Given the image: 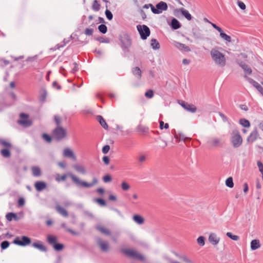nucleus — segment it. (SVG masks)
I'll list each match as a JSON object with an SVG mask.
<instances>
[{"instance_id": "41", "label": "nucleus", "mask_w": 263, "mask_h": 263, "mask_svg": "<svg viewBox=\"0 0 263 263\" xmlns=\"http://www.w3.org/2000/svg\"><path fill=\"white\" fill-rule=\"evenodd\" d=\"M181 258H182V261H184L185 263H195L193 260H192L191 259H190L189 258H188L187 257H186L185 256H182ZM171 263H180V262H177V261H173V262H171Z\"/></svg>"}, {"instance_id": "38", "label": "nucleus", "mask_w": 263, "mask_h": 263, "mask_svg": "<svg viewBox=\"0 0 263 263\" xmlns=\"http://www.w3.org/2000/svg\"><path fill=\"white\" fill-rule=\"evenodd\" d=\"M92 9L95 11H98L100 9V5L98 1L95 0L92 5Z\"/></svg>"}, {"instance_id": "14", "label": "nucleus", "mask_w": 263, "mask_h": 263, "mask_svg": "<svg viewBox=\"0 0 263 263\" xmlns=\"http://www.w3.org/2000/svg\"><path fill=\"white\" fill-rule=\"evenodd\" d=\"M258 132L256 129H255L250 133V135L247 139V141L249 143H253L256 141L258 138Z\"/></svg>"}, {"instance_id": "19", "label": "nucleus", "mask_w": 263, "mask_h": 263, "mask_svg": "<svg viewBox=\"0 0 263 263\" xmlns=\"http://www.w3.org/2000/svg\"><path fill=\"white\" fill-rule=\"evenodd\" d=\"M46 184L44 181H36L34 184V187L36 191H41L46 188Z\"/></svg>"}, {"instance_id": "1", "label": "nucleus", "mask_w": 263, "mask_h": 263, "mask_svg": "<svg viewBox=\"0 0 263 263\" xmlns=\"http://www.w3.org/2000/svg\"><path fill=\"white\" fill-rule=\"evenodd\" d=\"M67 176H69L71 178L72 181L76 185L81 187L90 188L93 186L98 183V180L97 178L96 177H93L92 178V181L89 183L80 180L78 177H77L76 176L72 174H64L63 175L57 174L55 176V179L57 182L64 181L66 180Z\"/></svg>"}, {"instance_id": "48", "label": "nucleus", "mask_w": 263, "mask_h": 263, "mask_svg": "<svg viewBox=\"0 0 263 263\" xmlns=\"http://www.w3.org/2000/svg\"><path fill=\"white\" fill-rule=\"evenodd\" d=\"M16 217V214L13 213H9L6 216L7 219L9 221H11L13 218H15Z\"/></svg>"}, {"instance_id": "18", "label": "nucleus", "mask_w": 263, "mask_h": 263, "mask_svg": "<svg viewBox=\"0 0 263 263\" xmlns=\"http://www.w3.org/2000/svg\"><path fill=\"white\" fill-rule=\"evenodd\" d=\"M73 168L74 170L82 175H85L86 174V170L84 166L80 164H75L73 166Z\"/></svg>"}, {"instance_id": "57", "label": "nucleus", "mask_w": 263, "mask_h": 263, "mask_svg": "<svg viewBox=\"0 0 263 263\" xmlns=\"http://www.w3.org/2000/svg\"><path fill=\"white\" fill-rule=\"evenodd\" d=\"M54 121L56 123L57 126H59L61 122V119L59 116H56L54 117Z\"/></svg>"}, {"instance_id": "3", "label": "nucleus", "mask_w": 263, "mask_h": 263, "mask_svg": "<svg viewBox=\"0 0 263 263\" xmlns=\"http://www.w3.org/2000/svg\"><path fill=\"white\" fill-rule=\"evenodd\" d=\"M231 141L234 147H239L242 143L243 139L238 129H234L231 133Z\"/></svg>"}, {"instance_id": "52", "label": "nucleus", "mask_w": 263, "mask_h": 263, "mask_svg": "<svg viewBox=\"0 0 263 263\" xmlns=\"http://www.w3.org/2000/svg\"><path fill=\"white\" fill-rule=\"evenodd\" d=\"M105 15L108 20H112V18L113 17V15H112L111 12L109 10H108L107 9L106 10Z\"/></svg>"}, {"instance_id": "49", "label": "nucleus", "mask_w": 263, "mask_h": 263, "mask_svg": "<svg viewBox=\"0 0 263 263\" xmlns=\"http://www.w3.org/2000/svg\"><path fill=\"white\" fill-rule=\"evenodd\" d=\"M206 22L209 23L212 26L215 28V29H216L219 32H221V30L222 29L219 27V26H217L214 23H213L210 21H209L208 20H206Z\"/></svg>"}, {"instance_id": "64", "label": "nucleus", "mask_w": 263, "mask_h": 263, "mask_svg": "<svg viewBox=\"0 0 263 263\" xmlns=\"http://www.w3.org/2000/svg\"><path fill=\"white\" fill-rule=\"evenodd\" d=\"M190 63V60H187V59H184L182 60V63L184 65H188V64H189Z\"/></svg>"}, {"instance_id": "16", "label": "nucleus", "mask_w": 263, "mask_h": 263, "mask_svg": "<svg viewBox=\"0 0 263 263\" xmlns=\"http://www.w3.org/2000/svg\"><path fill=\"white\" fill-rule=\"evenodd\" d=\"M237 63L243 69L246 76L250 75L252 73V69L248 65L240 61H238Z\"/></svg>"}, {"instance_id": "42", "label": "nucleus", "mask_w": 263, "mask_h": 263, "mask_svg": "<svg viewBox=\"0 0 263 263\" xmlns=\"http://www.w3.org/2000/svg\"><path fill=\"white\" fill-rule=\"evenodd\" d=\"M53 247L55 251H60L63 249L64 246L62 244L56 243L53 246Z\"/></svg>"}, {"instance_id": "4", "label": "nucleus", "mask_w": 263, "mask_h": 263, "mask_svg": "<svg viewBox=\"0 0 263 263\" xmlns=\"http://www.w3.org/2000/svg\"><path fill=\"white\" fill-rule=\"evenodd\" d=\"M122 252L129 257L137 259L140 260H143L144 259V257L142 255L133 249H124L122 250Z\"/></svg>"}, {"instance_id": "13", "label": "nucleus", "mask_w": 263, "mask_h": 263, "mask_svg": "<svg viewBox=\"0 0 263 263\" xmlns=\"http://www.w3.org/2000/svg\"><path fill=\"white\" fill-rule=\"evenodd\" d=\"M63 155L64 157L71 158L74 161L77 160V157L73 151L69 148H66L64 149Z\"/></svg>"}, {"instance_id": "44", "label": "nucleus", "mask_w": 263, "mask_h": 263, "mask_svg": "<svg viewBox=\"0 0 263 263\" xmlns=\"http://www.w3.org/2000/svg\"><path fill=\"white\" fill-rule=\"evenodd\" d=\"M237 4L238 7H239V8L241 10H242L243 11L246 10V6L245 4L243 2L240 1V0H237Z\"/></svg>"}, {"instance_id": "46", "label": "nucleus", "mask_w": 263, "mask_h": 263, "mask_svg": "<svg viewBox=\"0 0 263 263\" xmlns=\"http://www.w3.org/2000/svg\"><path fill=\"white\" fill-rule=\"evenodd\" d=\"M98 29L102 33H105L107 32V27L105 25L101 24L99 26Z\"/></svg>"}, {"instance_id": "5", "label": "nucleus", "mask_w": 263, "mask_h": 263, "mask_svg": "<svg viewBox=\"0 0 263 263\" xmlns=\"http://www.w3.org/2000/svg\"><path fill=\"white\" fill-rule=\"evenodd\" d=\"M67 132L65 128L61 126H58L52 133V136L54 138L60 140L66 137Z\"/></svg>"}, {"instance_id": "24", "label": "nucleus", "mask_w": 263, "mask_h": 263, "mask_svg": "<svg viewBox=\"0 0 263 263\" xmlns=\"http://www.w3.org/2000/svg\"><path fill=\"white\" fill-rule=\"evenodd\" d=\"M96 229L105 235H109L110 234L109 230L103 226H98L96 227Z\"/></svg>"}, {"instance_id": "56", "label": "nucleus", "mask_w": 263, "mask_h": 263, "mask_svg": "<svg viewBox=\"0 0 263 263\" xmlns=\"http://www.w3.org/2000/svg\"><path fill=\"white\" fill-rule=\"evenodd\" d=\"M102 160L105 165H108L109 163L110 159L108 156H104Z\"/></svg>"}, {"instance_id": "59", "label": "nucleus", "mask_w": 263, "mask_h": 263, "mask_svg": "<svg viewBox=\"0 0 263 263\" xmlns=\"http://www.w3.org/2000/svg\"><path fill=\"white\" fill-rule=\"evenodd\" d=\"M109 149H110V147L109 145H105L102 148V152L104 154H106L108 152V151H109Z\"/></svg>"}, {"instance_id": "21", "label": "nucleus", "mask_w": 263, "mask_h": 263, "mask_svg": "<svg viewBox=\"0 0 263 263\" xmlns=\"http://www.w3.org/2000/svg\"><path fill=\"white\" fill-rule=\"evenodd\" d=\"M55 209L62 216L65 217H68V212L65 208H63L61 205H58L56 206Z\"/></svg>"}, {"instance_id": "17", "label": "nucleus", "mask_w": 263, "mask_h": 263, "mask_svg": "<svg viewBox=\"0 0 263 263\" xmlns=\"http://www.w3.org/2000/svg\"><path fill=\"white\" fill-rule=\"evenodd\" d=\"M220 238L215 233H211L209 236L208 240L213 245H217L220 241Z\"/></svg>"}, {"instance_id": "7", "label": "nucleus", "mask_w": 263, "mask_h": 263, "mask_svg": "<svg viewBox=\"0 0 263 263\" xmlns=\"http://www.w3.org/2000/svg\"><path fill=\"white\" fill-rule=\"evenodd\" d=\"M137 28L142 39L145 40L149 35L150 30L147 26L138 25Z\"/></svg>"}, {"instance_id": "34", "label": "nucleus", "mask_w": 263, "mask_h": 263, "mask_svg": "<svg viewBox=\"0 0 263 263\" xmlns=\"http://www.w3.org/2000/svg\"><path fill=\"white\" fill-rule=\"evenodd\" d=\"M133 73L134 75L137 76L138 78L140 79L141 77V71L138 67H136L133 69Z\"/></svg>"}, {"instance_id": "12", "label": "nucleus", "mask_w": 263, "mask_h": 263, "mask_svg": "<svg viewBox=\"0 0 263 263\" xmlns=\"http://www.w3.org/2000/svg\"><path fill=\"white\" fill-rule=\"evenodd\" d=\"M97 243L102 251L107 252L109 249V245L107 242L101 238H98Z\"/></svg>"}, {"instance_id": "27", "label": "nucleus", "mask_w": 263, "mask_h": 263, "mask_svg": "<svg viewBox=\"0 0 263 263\" xmlns=\"http://www.w3.org/2000/svg\"><path fill=\"white\" fill-rule=\"evenodd\" d=\"M171 27L174 29H177L181 27L180 24L176 18H173L171 22Z\"/></svg>"}, {"instance_id": "8", "label": "nucleus", "mask_w": 263, "mask_h": 263, "mask_svg": "<svg viewBox=\"0 0 263 263\" xmlns=\"http://www.w3.org/2000/svg\"><path fill=\"white\" fill-rule=\"evenodd\" d=\"M167 9V5L166 3L164 2H160L156 6V8L153 7L152 12L155 14H159L163 11L166 10Z\"/></svg>"}, {"instance_id": "36", "label": "nucleus", "mask_w": 263, "mask_h": 263, "mask_svg": "<svg viewBox=\"0 0 263 263\" xmlns=\"http://www.w3.org/2000/svg\"><path fill=\"white\" fill-rule=\"evenodd\" d=\"M239 123L243 127H249L250 126V122L245 119H241L239 120Z\"/></svg>"}, {"instance_id": "15", "label": "nucleus", "mask_w": 263, "mask_h": 263, "mask_svg": "<svg viewBox=\"0 0 263 263\" xmlns=\"http://www.w3.org/2000/svg\"><path fill=\"white\" fill-rule=\"evenodd\" d=\"M173 45L181 51H184L185 52H189L191 51V49L189 46L176 41H174L173 42Z\"/></svg>"}, {"instance_id": "60", "label": "nucleus", "mask_w": 263, "mask_h": 263, "mask_svg": "<svg viewBox=\"0 0 263 263\" xmlns=\"http://www.w3.org/2000/svg\"><path fill=\"white\" fill-rule=\"evenodd\" d=\"M25 204V200L23 198H20L18 200V205L22 206Z\"/></svg>"}, {"instance_id": "6", "label": "nucleus", "mask_w": 263, "mask_h": 263, "mask_svg": "<svg viewBox=\"0 0 263 263\" xmlns=\"http://www.w3.org/2000/svg\"><path fill=\"white\" fill-rule=\"evenodd\" d=\"M221 144L222 140L221 138L215 136L210 137L207 141L208 146L210 148L219 147Z\"/></svg>"}, {"instance_id": "40", "label": "nucleus", "mask_w": 263, "mask_h": 263, "mask_svg": "<svg viewBox=\"0 0 263 263\" xmlns=\"http://www.w3.org/2000/svg\"><path fill=\"white\" fill-rule=\"evenodd\" d=\"M226 235H227V236L228 237H229L230 238H231L232 240H235V241H237L239 239V237L238 236L235 235H233L231 232H227Z\"/></svg>"}, {"instance_id": "26", "label": "nucleus", "mask_w": 263, "mask_h": 263, "mask_svg": "<svg viewBox=\"0 0 263 263\" xmlns=\"http://www.w3.org/2000/svg\"><path fill=\"white\" fill-rule=\"evenodd\" d=\"M32 174L35 177H39L41 175V169L37 166H33L31 168Z\"/></svg>"}, {"instance_id": "25", "label": "nucleus", "mask_w": 263, "mask_h": 263, "mask_svg": "<svg viewBox=\"0 0 263 263\" xmlns=\"http://www.w3.org/2000/svg\"><path fill=\"white\" fill-rule=\"evenodd\" d=\"M32 246L43 252L47 251L46 248L41 242H34Z\"/></svg>"}, {"instance_id": "37", "label": "nucleus", "mask_w": 263, "mask_h": 263, "mask_svg": "<svg viewBox=\"0 0 263 263\" xmlns=\"http://www.w3.org/2000/svg\"><path fill=\"white\" fill-rule=\"evenodd\" d=\"M226 184L230 188H232L234 186L233 180L232 177H230L227 179L226 180Z\"/></svg>"}, {"instance_id": "55", "label": "nucleus", "mask_w": 263, "mask_h": 263, "mask_svg": "<svg viewBox=\"0 0 263 263\" xmlns=\"http://www.w3.org/2000/svg\"><path fill=\"white\" fill-rule=\"evenodd\" d=\"M257 166L259 168V170L263 174V164L260 161H257Z\"/></svg>"}, {"instance_id": "58", "label": "nucleus", "mask_w": 263, "mask_h": 263, "mask_svg": "<svg viewBox=\"0 0 263 263\" xmlns=\"http://www.w3.org/2000/svg\"><path fill=\"white\" fill-rule=\"evenodd\" d=\"M93 29L90 28H87L85 31V33L87 35H91L92 34Z\"/></svg>"}, {"instance_id": "47", "label": "nucleus", "mask_w": 263, "mask_h": 263, "mask_svg": "<svg viewBox=\"0 0 263 263\" xmlns=\"http://www.w3.org/2000/svg\"><path fill=\"white\" fill-rule=\"evenodd\" d=\"M145 96L149 99H151L154 96V92L152 89H149L145 93Z\"/></svg>"}, {"instance_id": "30", "label": "nucleus", "mask_w": 263, "mask_h": 263, "mask_svg": "<svg viewBox=\"0 0 263 263\" xmlns=\"http://www.w3.org/2000/svg\"><path fill=\"white\" fill-rule=\"evenodd\" d=\"M97 119L98 121L99 122L100 124L101 125V126L105 129L108 128V125L105 121V120L103 119V118L101 116H98L97 117Z\"/></svg>"}, {"instance_id": "63", "label": "nucleus", "mask_w": 263, "mask_h": 263, "mask_svg": "<svg viewBox=\"0 0 263 263\" xmlns=\"http://www.w3.org/2000/svg\"><path fill=\"white\" fill-rule=\"evenodd\" d=\"M109 199L111 201H116L117 200V197L116 196L113 195H110L109 196Z\"/></svg>"}, {"instance_id": "35", "label": "nucleus", "mask_w": 263, "mask_h": 263, "mask_svg": "<svg viewBox=\"0 0 263 263\" xmlns=\"http://www.w3.org/2000/svg\"><path fill=\"white\" fill-rule=\"evenodd\" d=\"M121 187L122 190L124 191H127L129 190L130 188V186L129 184V183H128L126 181L122 182V183L121 184Z\"/></svg>"}, {"instance_id": "61", "label": "nucleus", "mask_w": 263, "mask_h": 263, "mask_svg": "<svg viewBox=\"0 0 263 263\" xmlns=\"http://www.w3.org/2000/svg\"><path fill=\"white\" fill-rule=\"evenodd\" d=\"M146 160V157L144 155H141L139 157V161L140 162H143Z\"/></svg>"}, {"instance_id": "51", "label": "nucleus", "mask_w": 263, "mask_h": 263, "mask_svg": "<svg viewBox=\"0 0 263 263\" xmlns=\"http://www.w3.org/2000/svg\"><path fill=\"white\" fill-rule=\"evenodd\" d=\"M9 245L10 243L8 241H4L1 243V246L2 249H6L9 247Z\"/></svg>"}, {"instance_id": "11", "label": "nucleus", "mask_w": 263, "mask_h": 263, "mask_svg": "<svg viewBox=\"0 0 263 263\" xmlns=\"http://www.w3.org/2000/svg\"><path fill=\"white\" fill-rule=\"evenodd\" d=\"M179 103L184 109L188 111L194 113L197 110L196 107L193 104H188L183 101H181L180 102H179Z\"/></svg>"}, {"instance_id": "43", "label": "nucleus", "mask_w": 263, "mask_h": 263, "mask_svg": "<svg viewBox=\"0 0 263 263\" xmlns=\"http://www.w3.org/2000/svg\"><path fill=\"white\" fill-rule=\"evenodd\" d=\"M102 180H103L104 182L108 183V182H110L111 181L112 178H111V176L110 175L107 174V175H105V176H104L103 177Z\"/></svg>"}, {"instance_id": "2", "label": "nucleus", "mask_w": 263, "mask_h": 263, "mask_svg": "<svg viewBox=\"0 0 263 263\" xmlns=\"http://www.w3.org/2000/svg\"><path fill=\"white\" fill-rule=\"evenodd\" d=\"M210 55L214 63L220 67H224L226 65L227 60L225 55L218 48H212Z\"/></svg>"}, {"instance_id": "33", "label": "nucleus", "mask_w": 263, "mask_h": 263, "mask_svg": "<svg viewBox=\"0 0 263 263\" xmlns=\"http://www.w3.org/2000/svg\"><path fill=\"white\" fill-rule=\"evenodd\" d=\"M151 42V46L153 49L156 50L160 48V44L156 39H152Z\"/></svg>"}, {"instance_id": "50", "label": "nucleus", "mask_w": 263, "mask_h": 263, "mask_svg": "<svg viewBox=\"0 0 263 263\" xmlns=\"http://www.w3.org/2000/svg\"><path fill=\"white\" fill-rule=\"evenodd\" d=\"M169 127L168 123H164L162 121H160V128L163 129V128L167 129Z\"/></svg>"}, {"instance_id": "45", "label": "nucleus", "mask_w": 263, "mask_h": 263, "mask_svg": "<svg viewBox=\"0 0 263 263\" xmlns=\"http://www.w3.org/2000/svg\"><path fill=\"white\" fill-rule=\"evenodd\" d=\"M197 243L201 246L205 245V238L203 236H199L197 239Z\"/></svg>"}, {"instance_id": "31", "label": "nucleus", "mask_w": 263, "mask_h": 263, "mask_svg": "<svg viewBox=\"0 0 263 263\" xmlns=\"http://www.w3.org/2000/svg\"><path fill=\"white\" fill-rule=\"evenodd\" d=\"M181 13L189 21L192 20V16L191 14L189 12V11L184 9H181L180 10Z\"/></svg>"}, {"instance_id": "62", "label": "nucleus", "mask_w": 263, "mask_h": 263, "mask_svg": "<svg viewBox=\"0 0 263 263\" xmlns=\"http://www.w3.org/2000/svg\"><path fill=\"white\" fill-rule=\"evenodd\" d=\"M248 190H249L248 185L247 183H245L243 184V192H244V193H247Z\"/></svg>"}, {"instance_id": "9", "label": "nucleus", "mask_w": 263, "mask_h": 263, "mask_svg": "<svg viewBox=\"0 0 263 263\" xmlns=\"http://www.w3.org/2000/svg\"><path fill=\"white\" fill-rule=\"evenodd\" d=\"M28 115L24 113L20 114L21 120L18 121V123L24 127H28L32 125V122L28 119Z\"/></svg>"}, {"instance_id": "53", "label": "nucleus", "mask_w": 263, "mask_h": 263, "mask_svg": "<svg viewBox=\"0 0 263 263\" xmlns=\"http://www.w3.org/2000/svg\"><path fill=\"white\" fill-rule=\"evenodd\" d=\"M95 200L98 203L102 206H105L106 205V202L102 199L97 198Z\"/></svg>"}, {"instance_id": "29", "label": "nucleus", "mask_w": 263, "mask_h": 263, "mask_svg": "<svg viewBox=\"0 0 263 263\" xmlns=\"http://www.w3.org/2000/svg\"><path fill=\"white\" fill-rule=\"evenodd\" d=\"M47 241L48 242V243L49 244H50L51 245H52V246L55 243H57V238L54 236L49 235L47 236Z\"/></svg>"}, {"instance_id": "23", "label": "nucleus", "mask_w": 263, "mask_h": 263, "mask_svg": "<svg viewBox=\"0 0 263 263\" xmlns=\"http://www.w3.org/2000/svg\"><path fill=\"white\" fill-rule=\"evenodd\" d=\"M250 83L263 96V87L258 82L254 80H251Z\"/></svg>"}, {"instance_id": "20", "label": "nucleus", "mask_w": 263, "mask_h": 263, "mask_svg": "<svg viewBox=\"0 0 263 263\" xmlns=\"http://www.w3.org/2000/svg\"><path fill=\"white\" fill-rule=\"evenodd\" d=\"M261 245L258 239H253L250 243V248L252 250H255L260 248Z\"/></svg>"}, {"instance_id": "54", "label": "nucleus", "mask_w": 263, "mask_h": 263, "mask_svg": "<svg viewBox=\"0 0 263 263\" xmlns=\"http://www.w3.org/2000/svg\"><path fill=\"white\" fill-rule=\"evenodd\" d=\"M43 139L48 142H50L51 141V137L46 134H44L42 136Z\"/></svg>"}, {"instance_id": "32", "label": "nucleus", "mask_w": 263, "mask_h": 263, "mask_svg": "<svg viewBox=\"0 0 263 263\" xmlns=\"http://www.w3.org/2000/svg\"><path fill=\"white\" fill-rule=\"evenodd\" d=\"M1 155L5 158H9L11 156L10 148H4L1 151Z\"/></svg>"}, {"instance_id": "22", "label": "nucleus", "mask_w": 263, "mask_h": 263, "mask_svg": "<svg viewBox=\"0 0 263 263\" xmlns=\"http://www.w3.org/2000/svg\"><path fill=\"white\" fill-rule=\"evenodd\" d=\"M133 220L138 224H142L144 222V218L140 215H134L133 217Z\"/></svg>"}, {"instance_id": "28", "label": "nucleus", "mask_w": 263, "mask_h": 263, "mask_svg": "<svg viewBox=\"0 0 263 263\" xmlns=\"http://www.w3.org/2000/svg\"><path fill=\"white\" fill-rule=\"evenodd\" d=\"M220 33V36L221 39H222L223 40L226 41V42L228 43L231 42V37L230 36L227 35L224 32H223L222 29L221 30V32H219Z\"/></svg>"}, {"instance_id": "10", "label": "nucleus", "mask_w": 263, "mask_h": 263, "mask_svg": "<svg viewBox=\"0 0 263 263\" xmlns=\"http://www.w3.org/2000/svg\"><path fill=\"white\" fill-rule=\"evenodd\" d=\"M13 243L18 246H25L30 244L31 243V240L28 237L23 236L21 239L18 237L16 238L14 240Z\"/></svg>"}, {"instance_id": "39", "label": "nucleus", "mask_w": 263, "mask_h": 263, "mask_svg": "<svg viewBox=\"0 0 263 263\" xmlns=\"http://www.w3.org/2000/svg\"><path fill=\"white\" fill-rule=\"evenodd\" d=\"M0 143L3 146L5 147V148H10V149L12 147L11 144L10 142H9L8 141H6L5 140H1Z\"/></svg>"}]
</instances>
